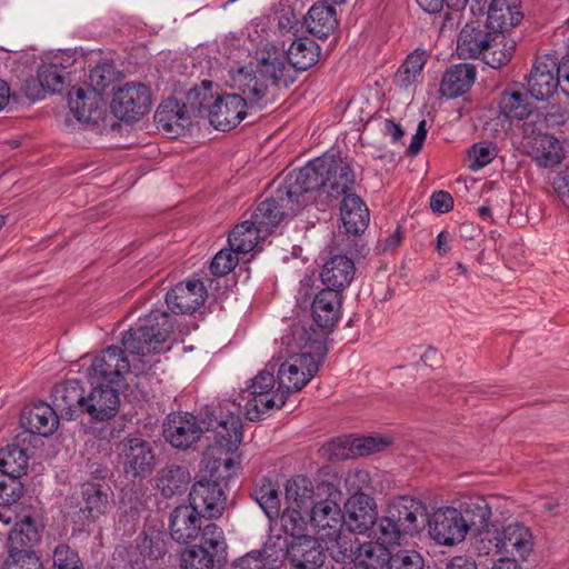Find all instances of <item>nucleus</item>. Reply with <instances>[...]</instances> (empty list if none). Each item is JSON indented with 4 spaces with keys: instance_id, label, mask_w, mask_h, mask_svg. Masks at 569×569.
Listing matches in <instances>:
<instances>
[{
    "instance_id": "49",
    "label": "nucleus",
    "mask_w": 569,
    "mask_h": 569,
    "mask_svg": "<svg viewBox=\"0 0 569 569\" xmlns=\"http://www.w3.org/2000/svg\"><path fill=\"white\" fill-rule=\"evenodd\" d=\"M251 497L257 501L270 520L279 517V491L277 486L270 480L262 479L261 485L257 486L251 492Z\"/></svg>"
},
{
    "instance_id": "18",
    "label": "nucleus",
    "mask_w": 569,
    "mask_h": 569,
    "mask_svg": "<svg viewBox=\"0 0 569 569\" xmlns=\"http://www.w3.org/2000/svg\"><path fill=\"white\" fill-rule=\"evenodd\" d=\"M198 418L191 413H170L163 423V437L174 448L188 449L200 439L204 432L202 417Z\"/></svg>"
},
{
    "instance_id": "60",
    "label": "nucleus",
    "mask_w": 569,
    "mask_h": 569,
    "mask_svg": "<svg viewBox=\"0 0 569 569\" xmlns=\"http://www.w3.org/2000/svg\"><path fill=\"white\" fill-rule=\"evenodd\" d=\"M20 477L0 472V505L10 506L23 495Z\"/></svg>"
},
{
    "instance_id": "2",
    "label": "nucleus",
    "mask_w": 569,
    "mask_h": 569,
    "mask_svg": "<svg viewBox=\"0 0 569 569\" xmlns=\"http://www.w3.org/2000/svg\"><path fill=\"white\" fill-rule=\"evenodd\" d=\"M425 516L427 506L423 501L408 496L395 499L379 517L375 528V543H381V547L401 545L425 528V520L419 521Z\"/></svg>"
},
{
    "instance_id": "64",
    "label": "nucleus",
    "mask_w": 569,
    "mask_h": 569,
    "mask_svg": "<svg viewBox=\"0 0 569 569\" xmlns=\"http://www.w3.org/2000/svg\"><path fill=\"white\" fill-rule=\"evenodd\" d=\"M233 253L231 249L220 250L211 260V273L216 277H223L231 272L238 264V258Z\"/></svg>"
},
{
    "instance_id": "24",
    "label": "nucleus",
    "mask_w": 569,
    "mask_h": 569,
    "mask_svg": "<svg viewBox=\"0 0 569 569\" xmlns=\"http://www.w3.org/2000/svg\"><path fill=\"white\" fill-rule=\"evenodd\" d=\"M366 555L368 560H376L386 569H423L425 560L422 556L412 549H399L391 552L381 543L367 546Z\"/></svg>"
},
{
    "instance_id": "15",
    "label": "nucleus",
    "mask_w": 569,
    "mask_h": 569,
    "mask_svg": "<svg viewBox=\"0 0 569 569\" xmlns=\"http://www.w3.org/2000/svg\"><path fill=\"white\" fill-rule=\"evenodd\" d=\"M345 510L342 527L357 535H365L372 530L375 536L379 517L372 498L366 493L357 492L347 500Z\"/></svg>"
},
{
    "instance_id": "22",
    "label": "nucleus",
    "mask_w": 569,
    "mask_h": 569,
    "mask_svg": "<svg viewBox=\"0 0 569 569\" xmlns=\"http://www.w3.org/2000/svg\"><path fill=\"white\" fill-rule=\"evenodd\" d=\"M207 290L200 280L180 282L166 295V303L171 312L191 315L204 302Z\"/></svg>"
},
{
    "instance_id": "31",
    "label": "nucleus",
    "mask_w": 569,
    "mask_h": 569,
    "mask_svg": "<svg viewBox=\"0 0 569 569\" xmlns=\"http://www.w3.org/2000/svg\"><path fill=\"white\" fill-rule=\"evenodd\" d=\"M322 539L325 537H321ZM325 552L327 551L329 557L339 563H353L357 558H366V547L376 546L372 541L361 543L357 538L342 536L340 532L335 536L326 537Z\"/></svg>"
},
{
    "instance_id": "46",
    "label": "nucleus",
    "mask_w": 569,
    "mask_h": 569,
    "mask_svg": "<svg viewBox=\"0 0 569 569\" xmlns=\"http://www.w3.org/2000/svg\"><path fill=\"white\" fill-rule=\"evenodd\" d=\"M262 234L254 228V222L246 220L237 224L228 237V244L236 253H248L257 246V240Z\"/></svg>"
},
{
    "instance_id": "44",
    "label": "nucleus",
    "mask_w": 569,
    "mask_h": 569,
    "mask_svg": "<svg viewBox=\"0 0 569 569\" xmlns=\"http://www.w3.org/2000/svg\"><path fill=\"white\" fill-rule=\"evenodd\" d=\"M288 390L278 387L277 391L262 395L261 397H251L244 403V415L250 421H259L262 416L272 409H280L288 399Z\"/></svg>"
},
{
    "instance_id": "55",
    "label": "nucleus",
    "mask_w": 569,
    "mask_h": 569,
    "mask_svg": "<svg viewBox=\"0 0 569 569\" xmlns=\"http://www.w3.org/2000/svg\"><path fill=\"white\" fill-rule=\"evenodd\" d=\"M569 119V107L560 103H548L536 112V124L547 128L560 127Z\"/></svg>"
},
{
    "instance_id": "20",
    "label": "nucleus",
    "mask_w": 569,
    "mask_h": 569,
    "mask_svg": "<svg viewBox=\"0 0 569 569\" xmlns=\"http://www.w3.org/2000/svg\"><path fill=\"white\" fill-rule=\"evenodd\" d=\"M557 60L549 56L538 59L527 78L528 93L538 101L548 100L558 89L559 79L555 71Z\"/></svg>"
},
{
    "instance_id": "61",
    "label": "nucleus",
    "mask_w": 569,
    "mask_h": 569,
    "mask_svg": "<svg viewBox=\"0 0 569 569\" xmlns=\"http://www.w3.org/2000/svg\"><path fill=\"white\" fill-rule=\"evenodd\" d=\"M53 569H84L78 552L66 543H59L52 553Z\"/></svg>"
},
{
    "instance_id": "56",
    "label": "nucleus",
    "mask_w": 569,
    "mask_h": 569,
    "mask_svg": "<svg viewBox=\"0 0 569 569\" xmlns=\"http://www.w3.org/2000/svg\"><path fill=\"white\" fill-rule=\"evenodd\" d=\"M305 509L288 507L280 516L282 530L288 539L305 535L303 531L307 526V516L305 517Z\"/></svg>"
},
{
    "instance_id": "36",
    "label": "nucleus",
    "mask_w": 569,
    "mask_h": 569,
    "mask_svg": "<svg viewBox=\"0 0 569 569\" xmlns=\"http://www.w3.org/2000/svg\"><path fill=\"white\" fill-rule=\"evenodd\" d=\"M191 481V475L187 467L167 465L160 469L157 477V488L164 498H172L184 493Z\"/></svg>"
},
{
    "instance_id": "25",
    "label": "nucleus",
    "mask_w": 569,
    "mask_h": 569,
    "mask_svg": "<svg viewBox=\"0 0 569 569\" xmlns=\"http://www.w3.org/2000/svg\"><path fill=\"white\" fill-rule=\"evenodd\" d=\"M202 515L192 506H178L170 515L169 529L171 538L180 543L194 540L202 528Z\"/></svg>"
},
{
    "instance_id": "29",
    "label": "nucleus",
    "mask_w": 569,
    "mask_h": 569,
    "mask_svg": "<svg viewBox=\"0 0 569 569\" xmlns=\"http://www.w3.org/2000/svg\"><path fill=\"white\" fill-rule=\"evenodd\" d=\"M486 12V21L500 36L517 27L523 19L520 0H490Z\"/></svg>"
},
{
    "instance_id": "11",
    "label": "nucleus",
    "mask_w": 569,
    "mask_h": 569,
    "mask_svg": "<svg viewBox=\"0 0 569 569\" xmlns=\"http://www.w3.org/2000/svg\"><path fill=\"white\" fill-rule=\"evenodd\" d=\"M111 490L108 486L94 482H84L80 487L79 495L74 497L77 522L89 526L97 522L112 508Z\"/></svg>"
},
{
    "instance_id": "47",
    "label": "nucleus",
    "mask_w": 569,
    "mask_h": 569,
    "mask_svg": "<svg viewBox=\"0 0 569 569\" xmlns=\"http://www.w3.org/2000/svg\"><path fill=\"white\" fill-rule=\"evenodd\" d=\"M39 540L36 522L29 516L17 522L9 532L10 549L17 547L19 550L29 551Z\"/></svg>"
},
{
    "instance_id": "37",
    "label": "nucleus",
    "mask_w": 569,
    "mask_h": 569,
    "mask_svg": "<svg viewBox=\"0 0 569 569\" xmlns=\"http://www.w3.org/2000/svg\"><path fill=\"white\" fill-rule=\"evenodd\" d=\"M476 79V68L469 63L452 66L442 77L440 92L442 96L457 98L466 93Z\"/></svg>"
},
{
    "instance_id": "58",
    "label": "nucleus",
    "mask_w": 569,
    "mask_h": 569,
    "mask_svg": "<svg viewBox=\"0 0 569 569\" xmlns=\"http://www.w3.org/2000/svg\"><path fill=\"white\" fill-rule=\"evenodd\" d=\"M391 445V440L386 437H359L351 441L350 451L355 456H369L385 450Z\"/></svg>"
},
{
    "instance_id": "13",
    "label": "nucleus",
    "mask_w": 569,
    "mask_h": 569,
    "mask_svg": "<svg viewBox=\"0 0 569 569\" xmlns=\"http://www.w3.org/2000/svg\"><path fill=\"white\" fill-rule=\"evenodd\" d=\"M210 123L220 131L236 128L247 116L253 112L240 93H224L218 96L214 102L206 106Z\"/></svg>"
},
{
    "instance_id": "57",
    "label": "nucleus",
    "mask_w": 569,
    "mask_h": 569,
    "mask_svg": "<svg viewBox=\"0 0 569 569\" xmlns=\"http://www.w3.org/2000/svg\"><path fill=\"white\" fill-rule=\"evenodd\" d=\"M502 39L503 38L491 41L490 48L486 49L481 58L486 64L495 69L507 64L511 60L515 50L513 44L508 47L507 44H502Z\"/></svg>"
},
{
    "instance_id": "9",
    "label": "nucleus",
    "mask_w": 569,
    "mask_h": 569,
    "mask_svg": "<svg viewBox=\"0 0 569 569\" xmlns=\"http://www.w3.org/2000/svg\"><path fill=\"white\" fill-rule=\"evenodd\" d=\"M430 538L441 546H455L465 540L467 525L460 511L453 507H442L425 516Z\"/></svg>"
},
{
    "instance_id": "40",
    "label": "nucleus",
    "mask_w": 569,
    "mask_h": 569,
    "mask_svg": "<svg viewBox=\"0 0 569 569\" xmlns=\"http://www.w3.org/2000/svg\"><path fill=\"white\" fill-rule=\"evenodd\" d=\"M290 67L296 70V74L313 67L320 57L319 44L310 38L296 39L284 52Z\"/></svg>"
},
{
    "instance_id": "39",
    "label": "nucleus",
    "mask_w": 569,
    "mask_h": 569,
    "mask_svg": "<svg viewBox=\"0 0 569 569\" xmlns=\"http://www.w3.org/2000/svg\"><path fill=\"white\" fill-rule=\"evenodd\" d=\"M531 157L539 167L553 168L563 159V149L560 141L546 133H539L532 138Z\"/></svg>"
},
{
    "instance_id": "27",
    "label": "nucleus",
    "mask_w": 569,
    "mask_h": 569,
    "mask_svg": "<svg viewBox=\"0 0 569 569\" xmlns=\"http://www.w3.org/2000/svg\"><path fill=\"white\" fill-rule=\"evenodd\" d=\"M99 92L83 88H72L68 93V104L74 118L83 123H97L103 114Z\"/></svg>"
},
{
    "instance_id": "43",
    "label": "nucleus",
    "mask_w": 569,
    "mask_h": 569,
    "mask_svg": "<svg viewBox=\"0 0 569 569\" xmlns=\"http://www.w3.org/2000/svg\"><path fill=\"white\" fill-rule=\"evenodd\" d=\"M465 525H467V532L472 531L476 535L488 529V523L491 517V507L487 499L480 497L461 505L459 509Z\"/></svg>"
},
{
    "instance_id": "1",
    "label": "nucleus",
    "mask_w": 569,
    "mask_h": 569,
    "mask_svg": "<svg viewBox=\"0 0 569 569\" xmlns=\"http://www.w3.org/2000/svg\"><path fill=\"white\" fill-rule=\"evenodd\" d=\"M291 172L293 181L301 187L306 202L315 191L326 193L330 200H338L352 193L356 186L351 160L340 154L325 153Z\"/></svg>"
},
{
    "instance_id": "34",
    "label": "nucleus",
    "mask_w": 569,
    "mask_h": 569,
    "mask_svg": "<svg viewBox=\"0 0 569 569\" xmlns=\"http://www.w3.org/2000/svg\"><path fill=\"white\" fill-rule=\"evenodd\" d=\"M340 216L346 232L355 236L363 233L370 220L368 207L355 192L342 197Z\"/></svg>"
},
{
    "instance_id": "5",
    "label": "nucleus",
    "mask_w": 569,
    "mask_h": 569,
    "mask_svg": "<svg viewBox=\"0 0 569 569\" xmlns=\"http://www.w3.org/2000/svg\"><path fill=\"white\" fill-rule=\"evenodd\" d=\"M170 315L166 311L152 310L144 318H140L136 327L123 333V348L137 356L144 357L150 353H158L162 350L172 332Z\"/></svg>"
},
{
    "instance_id": "30",
    "label": "nucleus",
    "mask_w": 569,
    "mask_h": 569,
    "mask_svg": "<svg viewBox=\"0 0 569 569\" xmlns=\"http://www.w3.org/2000/svg\"><path fill=\"white\" fill-rule=\"evenodd\" d=\"M154 121L158 129L176 136L181 134L191 124L186 103L180 104L176 99H168L158 107Z\"/></svg>"
},
{
    "instance_id": "54",
    "label": "nucleus",
    "mask_w": 569,
    "mask_h": 569,
    "mask_svg": "<svg viewBox=\"0 0 569 569\" xmlns=\"http://www.w3.org/2000/svg\"><path fill=\"white\" fill-rule=\"evenodd\" d=\"M218 558L208 552L207 549L196 545L187 548L181 553L182 569H213L216 562H220Z\"/></svg>"
},
{
    "instance_id": "28",
    "label": "nucleus",
    "mask_w": 569,
    "mask_h": 569,
    "mask_svg": "<svg viewBox=\"0 0 569 569\" xmlns=\"http://www.w3.org/2000/svg\"><path fill=\"white\" fill-rule=\"evenodd\" d=\"M306 516L318 532L328 530V532L322 533V537L335 536L342 528L343 515L335 499L327 498L317 501Z\"/></svg>"
},
{
    "instance_id": "52",
    "label": "nucleus",
    "mask_w": 569,
    "mask_h": 569,
    "mask_svg": "<svg viewBox=\"0 0 569 569\" xmlns=\"http://www.w3.org/2000/svg\"><path fill=\"white\" fill-rule=\"evenodd\" d=\"M28 465L26 450L12 445L0 450V472L20 477Z\"/></svg>"
},
{
    "instance_id": "53",
    "label": "nucleus",
    "mask_w": 569,
    "mask_h": 569,
    "mask_svg": "<svg viewBox=\"0 0 569 569\" xmlns=\"http://www.w3.org/2000/svg\"><path fill=\"white\" fill-rule=\"evenodd\" d=\"M274 366L270 369L268 366L258 372V375L251 380V385L247 389L242 390L239 395L240 400L248 402L251 397H261L262 395L273 392L276 378L273 376Z\"/></svg>"
},
{
    "instance_id": "35",
    "label": "nucleus",
    "mask_w": 569,
    "mask_h": 569,
    "mask_svg": "<svg viewBox=\"0 0 569 569\" xmlns=\"http://www.w3.org/2000/svg\"><path fill=\"white\" fill-rule=\"evenodd\" d=\"M498 545L503 555L519 556L526 558L532 550V535L528 527L515 522L502 527Z\"/></svg>"
},
{
    "instance_id": "8",
    "label": "nucleus",
    "mask_w": 569,
    "mask_h": 569,
    "mask_svg": "<svg viewBox=\"0 0 569 569\" xmlns=\"http://www.w3.org/2000/svg\"><path fill=\"white\" fill-rule=\"evenodd\" d=\"M151 91L141 82H127L113 93L111 109L124 122H136L151 109Z\"/></svg>"
},
{
    "instance_id": "45",
    "label": "nucleus",
    "mask_w": 569,
    "mask_h": 569,
    "mask_svg": "<svg viewBox=\"0 0 569 569\" xmlns=\"http://www.w3.org/2000/svg\"><path fill=\"white\" fill-rule=\"evenodd\" d=\"M133 549L148 560L157 561L167 553L164 533L153 528L144 530L137 537Z\"/></svg>"
},
{
    "instance_id": "32",
    "label": "nucleus",
    "mask_w": 569,
    "mask_h": 569,
    "mask_svg": "<svg viewBox=\"0 0 569 569\" xmlns=\"http://www.w3.org/2000/svg\"><path fill=\"white\" fill-rule=\"evenodd\" d=\"M355 272L353 261L345 254H337L323 264L321 280L326 289H335L342 295V291L351 283Z\"/></svg>"
},
{
    "instance_id": "16",
    "label": "nucleus",
    "mask_w": 569,
    "mask_h": 569,
    "mask_svg": "<svg viewBox=\"0 0 569 569\" xmlns=\"http://www.w3.org/2000/svg\"><path fill=\"white\" fill-rule=\"evenodd\" d=\"M284 559L293 569H318L326 560L319 539L309 535L286 539Z\"/></svg>"
},
{
    "instance_id": "10",
    "label": "nucleus",
    "mask_w": 569,
    "mask_h": 569,
    "mask_svg": "<svg viewBox=\"0 0 569 569\" xmlns=\"http://www.w3.org/2000/svg\"><path fill=\"white\" fill-rule=\"evenodd\" d=\"M229 74V86L234 90L233 93H240V98L254 113L261 111L267 104L269 87L267 80L258 74L256 66L249 63L230 70Z\"/></svg>"
},
{
    "instance_id": "33",
    "label": "nucleus",
    "mask_w": 569,
    "mask_h": 569,
    "mask_svg": "<svg viewBox=\"0 0 569 569\" xmlns=\"http://www.w3.org/2000/svg\"><path fill=\"white\" fill-rule=\"evenodd\" d=\"M342 295L335 289H323L315 297L311 311L316 325L322 330H331L339 320Z\"/></svg>"
},
{
    "instance_id": "59",
    "label": "nucleus",
    "mask_w": 569,
    "mask_h": 569,
    "mask_svg": "<svg viewBox=\"0 0 569 569\" xmlns=\"http://www.w3.org/2000/svg\"><path fill=\"white\" fill-rule=\"evenodd\" d=\"M3 569H43L40 559L30 551L19 550L17 547L9 550Z\"/></svg>"
},
{
    "instance_id": "50",
    "label": "nucleus",
    "mask_w": 569,
    "mask_h": 569,
    "mask_svg": "<svg viewBox=\"0 0 569 569\" xmlns=\"http://www.w3.org/2000/svg\"><path fill=\"white\" fill-rule=\"evenodd\" d=\"M66 73L61 64L43 63L38 68L37 78L43 91L60 93L66 87Z\"/></svg>"
},
{
    "instance_id": "19",
    "label": "nucleus",
    "mask_w": 569,
    "mask_h": 569,
    "mask_svg": "<svg viewBox=\"0 0 569 569\" xmlns=\"http://www.w3.org/2000/svg\"><path fill=\"white\" fill-rule=\"evenodd\" d=\"M91 391L84 396L83 413L94 421L109 420L116 416L119 405V387L104 383L92 385Z\"/></svg>"
},
{
    "instance_id": "62",
    "label": "nucleus",
    "mask_w": 569,
    "mask_h": 569,
    "mask_svg": "<svg viewBox=\"0 0 569 569\" xmlns=\"http://www.w3.org/2000/svg\"><path fill=\"white\" fill-rule=\"evenodd\" d=\"M269 550L270 548L264 547L262 550L248 552L246 556L234 561L231 569H263L269 565V560L272 557Z\"/></svg>"
},
{
    "instance_id": "48",
    "label": "nucleus",
    "mask_w": 569,
    "mask_h": 569,
    "mask_svg": "<svg viewBox=\"0 0 569 569\" xmlns=\"http://www.w3.org/2000/svg\"><path fill=\"white\" fill-rule=\"evenodd\" d=\"M427 62V53L425 50H415L411 52L395 74V83L400 88L411 86L421 73Z\"/></svg>"
},
{
    "instance_id": "7",
    "label": "nucleus",
    "mask_w": 569,
    "mask_h": 569,
    "mask_svg": "<svg viewBox=\"0 0 569 569\" xmlns=\"http://www.w3.org/2000/svg\"><path fill=\"white\" fill-rule=\"evenodd\" d=\"M202 423L204 432H212L213 441L218 449L226 453L234 452L242 441V420L239 413L228 411L217 415L214 410L207 408Z\"/></svg>"
},
{
    "instance_id": "23",
    "label": "nucleus",
    "mask_w": 569,
    "mask_h": 569,
    "mask_svg": "<svg viewBox=\"0 0 569 569\" xmlns=\"http://www.w3.org/2000/svg\"><path fill=\"white\" fill-rule=\"evenodd\" d=\"M52 405L66 420L76 419L83 413L84 392L78 380L58 383L51 391Z\"/></svg>"
},
{
    "instance_id": "12",
    "label": "nucleus",
    "mask_w": 569,
    "mask_h": 569,
    "mask_svg": "<svg viewBox=\"0 0 569 569\" xmlns=\"http://www.w3.org/2000/svg\"><path fill=\"white\" fill-rule=\"evenodd\" d=\"M131 365L119 346H109L98 355L90 367V382L119 387L123 382V373L129 372Z\"/></svg>"
},
{
    "instance_id": "4",
    "label": "nucleus",
    "mask_w": 569,
    "mask_h": 569,
    "mask_svg": "<svg viewBox=\"0 0 569 569\" xmlns=\"http://www.w3.org/2000/svg\"><path fill=\"white\" fill-rule=\"evenodd\" d=\"M305 202L306 198L301 192V187L293 181L292 172H289L282 184L276 190V194L259 203L250 221L254 222V228L264 237L286 216H295Z\"/></svg>"
},
{
    "instance_id": "17",
    "label": "nucleus",
    "mask_w": 569,
    "mask_h": 569,
    "mask_svg": "<svg viewBox=\"0 0 569 569\" xmlns=\"http://www.w3.org/2000/svg\"><path fill=\"white\" fill-rule=\"evenodd\" d=\"M503 38L492 30L485 20H472L461 29L458 37L457 51L463 59H481L486 49L493 40Z\"/></svg>"
},
{
    "instance_id": "6",
    "label": "nucleus",
    "mask_w": 569,
    "mask_h": 569,
    "mask_svg": "<svg viewBox=\"0 0 569 569\" xmlns=\"http://www.w3.org/2000/svg\"><path fill=\"white\" fill-rule=\"evenodd\" d=\"M117 462L132 482L148 478L156 467L153 446L140 436L129 435L116 445Z\"/></svg>"
},
{
    "instance_id": "51",
    "label": "nucleus",
    "mask_w": 569,
    "mask_h": 569,
    "mask_svg": "<svg viewBox=\"0 0 569 569\" xmlns=\"http://www.w3.org/2000/svg\"><path fill=\"white\" fill-rule=\"evenodd\" d=\"M200 548L207 549L208 552L213 555L219 560H226L227 542L224 539L223 530L216 523L209 522L202 526Z\"/></svg>"
},
{
    "instance_id": "63",
    "label": "nucleus",
    "mask_w": 569,
    "mask_h": 569,
    "mask_svg": "<svg viewBox=\"0 0 569 569\" xmlns=\"http://www.w3.org/2000/svg\"><path fill=\"white\" fill-rule=\"evenodd\" d=\"M469 168L478 170L489 164L497 156L496 147L491 144L476 143L468 150Z\"/></svg>"
},
{
    "instance_id": "14",
    "label": "nucleus",
    "mask_w": 569,
    "mask_h": 569,
    "mask_svg": "<svg viewBox=\"0 0 569 569\" xmlns=\"http://www.w3.org/2000/svg\"><path fill=\"white\" fill-rule=\"evenodd\" d=\"M190 506L207 519H218L222 516L227 497L219 477L214 480L202 478L191 487Z\"/></svg>"
},
{
    "instance_id": "26",
    "label": "nucleus",
    "mask_w": 569,
    "mask_h": 569,
    "mask_svg": "<svg viewBox=\"0 0 569 569\" xmlns=\"http://www.w3.org/2000/svg\"><path fill=\"white\" fill-rule=\"evenodd\" d=\"M59 418L60 413L58 415L54 407L39 402L23 409L21 426L30 433L49 437L57 430Z\"/></svg>"
},
{
    "instance_id": "41",
    "label": "nucleus",
    "mask_w": 569,
    "mask_h": 569,
    "mask_svg": "<svg viewBox=\"0 0 569 569\" xmlns=\"http://www.w3.org/2000/svg\"><path fill=\"white\" fill-rule=\"evenodd\" d=\"M305 22L309 33L319 39H327L338 27L336 9L331 6L315 3L309 9Z\"/></svg>"
},
{
    "instance_id": "21",
    "label": "nucleus",
    "mask_w": 569,
    "mask_h": 569,
    "mask_svg": "<svg viewBox=\"0 0 569 569\" xmlns=\"http://www.w3.org/2000/svg\"><path fill=\"white\" fill-rule=\"evenodd\" d=\"M263 79L267 80L268 87H289L296 80V70L290 67L284 52L276 49L262 51L257 64H254Z\"/></svg>"
},
{
    "instance_id": "3",
    "label": "nucleus",
    "mask_w": 569,
    "mask_h": 569,
    "mask_svg": "<svg viewBox=\"0 0 569 569\" xmlns=\"http://www.w3.org/2000/svg\"><path fill=\"white\" fill-rule=\"evenodd\" d=\"M293 335L300 352L291 355L282 362L277 376L278 385L288 390V393L300 391L318 372L327 355L321 337L306 339L305 327L295 328Z\"/></svg>"
},
{
    "instance_id": "42",
    "label": "nucleus",
    "mask_w": 569,
    "mask_h": 569,
    "mask_svg": "<svg viewBox=\"0 0 569 569\" xmlns=\"http://www.w3.org/2000/svg\"><path fill=\"white\" fill-rule=\"evenodd\" d=\"M312 481L306 476H296L287 481L286 499L290 507L305 509V513L317 502Z\"/></svg>"
},
{
    "instance_id": "38",
    "label": "nucleus",
    "mask_w": 569,
    "mask_h": 569,
    "mask_svg": "<svg viewBox=\"0 0 569 569\" xmlns=\"http://www.w3.org/2000/svg\"><path fill=\"white\" fill-rule=\"evenodd\" d=\"M498 106L500 114L510 120H525L533 113V104L527 93L518 89L517 83L503 90Z\"/></svg>"
}]
</instances>
